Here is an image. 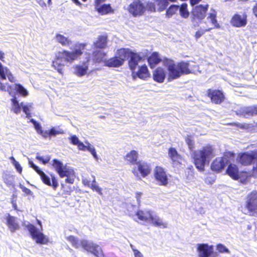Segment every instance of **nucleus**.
<instances>
[{"label":"nucleus","instance_id":"nucleus-1","mask_svg":"<svg viewBox=\"0 0 257 257\" xmlns=\"http://www.w3.org/2000/svg\"><path fill=\"white\" fill-rule=\"evenodd\" d=\"M87 44L77 42L73 45L72 51L63 49L58 51L52 61L51 66L57 72L63 75L65 64H72L83 54Z\"/></svg>","mask_w":257,"mask_h":257},{"label":"nucleus","instance_id":"nucleus-2","mask_svg":"<svg viewBox=\"0 0 257 257\" xmlns=\"http://www.w3.org/2000/svg\"><path fill=\"white\" fill-rule=\"evenodd\" d=\"M162 61L164 65L166 66L169 71V81L179 78L182 74H187L189 73H195L197 72L201 73L198 66H194V68L190 70L189 69V63L181 62L176 65L174 61L164 58Z\"/></svg>","mask_w":257,"mask_h":257},{"label":"nucleus","instance_id":"nucleus-3","mask_svg":"<svg viewBox=\"0 0 257 257\" xmlns=\"http://www.w3.org/2000/svg\"><path fill=\"white\" fill-rule=\"evenodd\" d=\"M195 164L199 171H203L205 165L214 156L212 147L207 146L201 150L195 151L193 154Z\"/></svg>","mask_w":257,"mask_h":257},{"label":"nucleus","instance_id":"nucleus-4","mask_svg":"<svg viewBox=\"0 0 257 257\" xmlns=\"http://www.w3.org/2000/svg\"><path fill=\"white\" fill-rule=\"evenodd\" d=\"M126 51L124 48L118 49L115 54L104 61V65L108 67L117 68L121 66L126 59Z\"/></svg>","mask_w":257,"mask_h":257},{"label":"nucleus","instance_id":"nucleus-5","mask_svg":"<svg viewBox=\"0 0 257 257\" xmlns=\"http://www.w3.org/2000/svg\"><path fill=\"white\" fill-rule=\"evenodd\" d=\"M52 166L55 168L56 171L61 178L66 177L65 182L69 184H73L74 182V179L71 177L70 171L65 167L63 166V163L57 159H54L52 160Z\"/></svg>","mask_w":257,"mask_h":257},{"label":"nucleus","instance_id":"nucleus-6","mask_svg":"<svg viewBox=\"0 0 257 257\" xmlns=\"http://www.w3.org/2000/svg\"><path fill=\"white\" fill-rule=\"evenodd\" d=\"M127 11L134 17L144 15L146 11V5L141 0H134L127 7Z\"/></svg>","mask_w":257,"mask_h":257},{"label":"nucleus","instance_id":"nucleus-7","mask_svg":"<svg viewBox=\"0 0 257 257\" xmlns=\"http://www.w3.org/2000/svg\"><path fill=\"white\" fill-rule=\"evenodd\" d=\"M239 162L243 165H248L252 163L253 172L257 174V150L240 155Z\"/></svg>","mask_w":257,"mask_h":257},{"label":"nucleus","instance_id":"nucleus-8","mask_svg":"<svg viewBox=\"0 0 257 257\" xmlns=\"http://www.w3.org/2000/svg\"><path fill=\"white\" fill-rule=\"evenodd\" d=\"M136 215L138 218L143 221L149 222L153 225L159 226L161 223L158 216L149 210H138L136 212Z\"/></svg>","mask_w":257,"mask_h":257},{"label":"nucleus","instance_id":"nucleus-9","mask_svg":"<svg viewBox=\"0 0 257 257\" xmlns=\"http://www.w3.org/2000/svg\"><path fill=\"white\" fill-rule=\"evenodd\" d=\"M32 238L36 242L41 244H46L49 242V239L43 233L39 231L32 224H29L27 226Z\"/></svg>","mask_w":257,"mask_h":257},{"label":"nucleus","instance_id":"nucleus-10","mask_svg":"<svg viewBox=\"0 0 257 257\" xmlns=\"http://www.w3.org/2000/svg\"><path fill=\"white\" fill-rule=\"evenodd\" d=\"M126 51V58H128V66L131 72L134 70H136V69L139 66V62L142 61L144 59L140 54L132 51L128 48H125Z\"/></svg>","mask_w":257,"mask_h":257},{"label":"nucleus","instance_id":"nucleus-11","mask_svg":"<svg viewBox=\"0 0 257 257\" xmlns=\"http://www.w3.org/2000/svg\"><path fill=\"white\" fill-rule=\"evenodd\" d=\"M245 207L249 215L257 217V192H252L248 195Z\"/></svg>","mask_w":257,"mask_h":257},{"label":"nucleus","instance_id":"nucleus-12","mask_svg":"<svg viewBox=\"0 0 257 257\" xmlns=\"http://www.w3.org/2000/svg\"><path fill=\"white\" fill-rule=\"evenodd\" d=\"M137 168H134L132 170V173L135 175H138V172L141 174L143 177H146L151 172V167L149 164L143 161H139L136 164Z\"/></svg>","mask_w":257,"mask_h":257},{"label":"nucleus","instance_id":"nucleus-13","mask_svg":"<svg viewBox=\"0 0 257 257\" xmlns=\"http://www.w3.org/2000/svg\"><path fill=\"white\" fill-rule=\"evenodd\" d=\"M197 245L198 257H210L213 253V245H209L207 243H198Z\"/></svg>","mask_w":257,"mask_h":257},{"label":"nucleus","instance_id":"nucleus-14","mask_svg":"<svg viewBox=\"0 0 257 257\" xmlns=\"http://www.w3.org/2000/svg\"><path fill=\"white\" fill-rule=\"evenodd\" d=\"M38 174L40 176L41 179L44 184L52 187L54 190H56L58 187V180L54 175H51V179L52 180V181H51L50 178L43 171L41 170Z\"/></svg>","mask_w":257,"mask_h":257},{"label":"nucleus","instance_id":"nucleus-15","mask_svg":"<svg viewBox=\"0 0 257 257\" xmlns=\"http://www.w3.org/2000/svg\"><path fill=\"white\" fill-rule=\"evenodd\" d=\"M229 162L228 158L226 154L223 157L217 158L212 162L211 168L212 170L217 172H220Z\"/></svg>","mask_w":257,"mask_h":257},{"label":"nucleus","instance_id":"nucleus-16","mask_svg":"<svg viewBox=\"0 0 257 257\" xmlns=\"http://www.w3.org/2000/svg\"><path fill=\"white\" fill-rule=\"evenodd\" d=\"M132 76L135 79L139 78L142 80H146L150 77V73L146 64H143L139 67L138 71H132Z\"/></svg>","mask_w":257,"mask_h":257},{"label":"nucleus","instance_id":"nucleus-17","mask_svg":"<svg viewBox=\"0 0 257 257\" xmlns=\"http://www.w3.org/2000/svg\"><path fill=\"white\" fill-rule=\"evenodd\" d=\"M230 23L235 27H244L247 24V16L245 14L242 15L235 14L232 17Z\"/></svg>","mask_w":257,"mask_h":257},{"label":"nucleus","instance_id":"nucleus-18","mask_svg":"<svg viewBox=\"0 0 257 257\" xmlns=\"http://www.w3.org/2000/svg\"><path fill=\"white\" fill-rule=\"evenodd\" d=\"M236 113L238 115H242L247 118L250 116L257 114V105L241 107L237 110Z\"/></svg>","mask_w":257,"mask_h":257},{"label":"nucleus","instance_id":"nucleus-19","mask_svg":"<svg viewBox=\"0 0 257 257\" xmlns=\"http://www.w3.org/2000/svg\"><path fill=\"white\" fill-rule=\"evenodd\" d=\"M139 154L137 151L132 150L123 157L124 160L130 165H136L139 161Z\"/></svg>","mask_w":257,"mask_h":257},{"label":"nucleus","instance_id":"nucleus-20","mask_svg":"<svg viewBox=\"0 0 257 257\" xmlns=\"http://www.w3.org/2000/svg\"><path fill=\"white\" fill-rule=\"evenodd\" d=\"M208 8V5L197 6L193 10L192 13L193 16L198 19H203L205 17Z\"/></svg>","mask_w":257,"mask_h":257},{"label":"nucleus","instance_id":"nucleus-21","mask_svg":"<svg viewBox=\"0 0 257 257\" xmlns=\"http://www.w3.org/2000/svg\"><path fill=\"white\" fill-rule=\"evenodd\" d=\"M208 95L211 98L212 101L215 103H220L224 99L223 93L220 90H209Z\"/></svg>","mask_w":257,"mask_h":257},{"label":"nucleus","instance_id":"nucleus-22","mask_svg":"<svg viewBox=\"0 0 257 257\" xmlns=\"http://www.w3.org/2000/svg\"><path fill=\"white\" fill-rule=\"evenodd\" d=\"M6 224L10 231L15 232L20 228L19 224L17 221V218L8 214L6 217Z\"/></svg>","mask_w":257,"mask_h":257},{"label":"nucleus","instance_id":"nucleus-23","mask_svg":"<svg viewBox=\"0 0 257 257\" xmlns=\"http://www.w3.org/2000/svg\"><path fill=\"white\" fill-rule=\"evenodd\" d=\"M7 77L10 82H14L15 81V77L10 69L7 67H4L0 62V78L2 80H6Z\"/></svg>","mask_w":257,"mask_h":257},{"label":"nucleus","instance_id":"nucleus-24","mask_svg":"<svg viewBox=\"0 0 257 257\" xmlns=\"http://www.w3.org/2000/svg\"><path fill=\"white\" fill-rule=\"evenodd\" d=\"M108 36L106 34L99 36L94 43V46L96 48L103 49L107 46Z\"/></svg>","mask_w":257,"mask_h":257},{"label":"nucleus","instance_id":"nucleus-25","mask_svg":"<svg viewBox=\"0 0 257 257\" xmlns=\"http://www.w3.org/2000/svg\"><path fill=\"white\" fill-rule=\"evenodd\" d=\"M169 156L173 162L174 165L180 164L182 163L183 159L182 157L178 153L176 150L174 148H170L169 150Z\"/></svg>","mask_w":257,"mask_h":257},{"label":"nucleus","instance_id":"nucleus-26","mask_svg":"<svg viewBox=\"0 0 257 257\" xmlns=\"http://www.w3.org/2000/svg\"><path fill=\"white\" fill-rule=\"evenodd\" d=\"M95 10L101 15L113 13L114 10L111 8L110 4H103L95 8Z\"/></svg>","mask_w":257,"mask_h":257},{"label":"nucleus","instance_id":"nucleus-27","mask_svg":"<svg viewBox=\"0 0 257 257\" xmlns=\"http://www.w3.org/2000/svg\"><path fill=\"white\" fill-rule=\"evenodd\" d=\"M74 73L78 76L81 77L85 75L88 70V66L86 62L83 63V65H76L74 67Z\"/></svg>","mask_w":257,"mask_h":257},{"label":"nucleus","instance_id":"nucleus-28","mask_svg":"<svg viewBox=\"0 0 257 257\" xmlns=\"http://www.w3.org/2000/svg\"><path fill=\"white\" fill-rule=\"evenodd\" d=\"M87 146H85L82 142H80L76 146L79 150L85 151H88L91 153L93 156L95 158H97V155L95 151V149L93 147H92L90 144L88 142H86Z\"/></svg>","mask_w":257,"mask_h":257},{"label":"nucleus","instance_id":"nucleus-29","mask_svg":"<svg viewBox=\"0 0 257 257\" xmlns=\"http://www.w3.org/2000/svg\"><path fill=\"white\" fill-rule=\"evenodd\" d=\"M216 11L214 9H211L208 13V16L207 18V21L210 23L212 26H214V28H219L220 25L217 23V21L216 20Z\"/></svg>","mask_w":257,"mask_h":257},{"label":"nucleus","instance_id":"nucleus-30","mask_svg":"<svg viewBox=\"0 0 257 257\" xmlns=\"http://www.w3.org/2000/svg\"><path fill=\"white\" fill-rule=\"evenodd\" d=\"M55 39L56 41L62 46H69L72 44V41L70 39L60 34H56Z\"/></svg>","mask_w":257,"mask_h":257},{"label":"nucleus","instance_id":"nucleus-31","mask_svg":"<svg viewBox=\"0 0 257 257\" xmlns=\"http://www.w3.org/2000/svg\"><path fill=\"white\" fill-rule=\"evenodd\" d=\"M227 174L232 179H236L238 174V169L237 166L235 164H230L226 170Z\"/></svg>","mask_w":257,"mask_h":257},{"label":"nucleus","instance_id":"nucleus-32","mask_svg":"<svg viewBox=\"0 0 257 257\" xmlns=\"http://www.w3.org/2000/svg\"><path fill=\"white\" fill-rule=\"evenodd\" d=\"M160 61L159 55L156 52L153 53L148 58V61L151 68H154Z\"/></svg>","mask_w":257,"mask_h":257},{"label":"nucleus","instance_id":"nucleus-33","mask_svg":"<svg viewBox=\"0 0 257 257\" xmlns=\"http://www.w3.org/2000/svg\"><path fill=\"white\" fill-rule=\"evenodd\" d=\"M251 176L247 172H243L238 173L237 178L235 180H238L242 184H247L249 182Z\"/></svg>","mask_w":257,"mask_h":257},{"label":"nucleus","instance_id":"nucleus-34","mask_svg":"<svg viewBox=\"0 0 257 257\" xmlns=\"http://www.w3.org/2000/svg\"><path fill=\"white\" fill-rule=\"evenodd\" d=\"M105 56L106 53L100 50L95 51L93 52V59L96 63L102 62Z\"/></svg>","mask_w":257,"mask_h":257},{"label":"nucleus","instance_id":"nucleus-35","mask_svg":"<svg viewBox=\"0 0 257 257\" xmlns=\"http://www.w3.org/2000/svg\"><path fill=\"white\" fill-rule=\"evenodd\" d=\"M179 6L177 5H171L166 10V17L168 19H169L173 17L174 15H175L177 12L179 10Z\"/></svg>","mask_w":257,"mask_h":257},{"label":"nucleus","instance_id":"nucleus-36","mask_svg":"<svg viewBox=\"0 0 257 257\" xmlns=\"http://www.w3.org/2000/svg\"><path fill=\"white\" fill-rule=\"evenodd\" d=\"M90 252L97 257H104L101 248L96 244H94Z\"/></svg>","mask_w":257,"mask_h":257},{"label":"nucleus","instance_id":"nucleus-37","mask_svg":"<svg viewBox=\"0 0 257 257\" xmlns=\"http://www.w3.org/2000/svg\"><path fill=\"white\" fill-rule=\"evenodd\" d=\"M187 4H183L179 7V13L181 17L186 19L189 17V13L187 9Z\"/></svg>","mask_w":257,"mask_h":257},{"label":"nucleus","instance_id":"nucleus-38","mask_svg":"<svg viewBox=\"0 0 257 257\" xmlns=\"http://www.w3.org/2000/svg\"><path fill=\"white\" fill-rule=\"evenodd\" d=\"M3 180L8 186L14 185V177L9 174H5L3 175Z\"/></svg>","mask_w":257,"mask_h":257},{"label":"nucleus","instance_id":"nucleus-39","mask_svg":"<svg viewBox=\"0 0 257 257\" xmlns=\"http://www.w3.org/2000/svg\"><path fill=\"white\" fill-rule=\"evenodd\" d=\"M67 241L70 242L72 245L76 248H78L80 246V240L73 235H69L66 237Z\"/></svg>","mask_w":257,"mask_h":257},{"label":"nucleus","instance_id":"nucleus-40","mask_svg":"<svg viewBox=\"0 0 257 257\" xmlns=\"http://www.w3.org/2000/svg\"><path fill=\"white\" fill-rule=\"evenodd\" d=\"M94 244V243L89 242L86 240L82 239L80 240V246H81L84 249L89 252H90Z\"/></svg>","mask_w":257,"mask_h":257},{"label":"nucleus","instance_id":"nucleus-41","mask_svg":"<svg viewBox=\"0 0 257 257\" xmlns=\"http://www.w3.org/2000/svg\"><path fill=\"white\" fill-rule=\"evenodd\" d=\"M12 102V110L16 114L19 113L21 110L20 105L18 101L16 98H13L11 99Z\"/></svg>","mask_w":257,"mask_h":257},{"label":"nucleus","instance_id":"nucleus-42","mask_svg":"<svg viewBox=\"0 0 257 257\" xmlns=\"http://www.w3.org/2000/svg\"><path fill=\"white\" fill-rule=\"evenodd\" d=\"M15 88L16 90L22 96H25L28 95L27 90L20 84H15Z\"/></svg>","mask_w":257,"mask_h":257},{"label":"nucleus","instance_id":"nucleus-43","mask_svg":"<svg viewBox=\"0 0 257 257\" xmlns=\"http://www.w3.org/2000/svg\"><path fill=\"white\" fill-rule=\"evenodd\" d=\"M10 159L11 160L12 163L14 166L15 168L17 170V171L20 173L22 174L23 168L19 163L16 160L15 158L13 156H12L10 158Z\"/></svg>","mask_w":257,"mask_h":257},{"label":"nucleus","instance_id":"nucleus-44","mask_svg":"<svg viewBox=\"0 0 257 257\" xmlns=\"http://www.w3.org/2000/svg\"><path fill=\"white\" fill-rule=\"evenodd\" d=\"M216 249L218 250V251L220 253H229L230 251L223 244L221 243H219L217 244L216 245Z\"/></svg>","mask_w":257,"mask_h":257},{"label":"nucleus","instance_id":"nucleus-45","mask_svg":"<svg viewBox=\"0 0 257 257\" xmlns=\"http://www.w3.org/2000/svg\"><path fill=\"white\" fill-rule=\"evenodd\" d=\"M90 188L93 191H95L99 194L102 195V189L100 188L96 184V181L94 180L91 185L89 186Z\"/></svg>","mask_w":257,"mask_h":257},{"label":"nucleus","instance_id":"nucleus-46","mask_svg":"<svg viewBox=\"0 0 257 257\" xmlns=\"http://www.w3.org/2000/svg\"><path fill=\"white\" fill-rule=\"evenodd\" d=\"M36 159L39 161L42 162L43 164H46L50 161L51 159V156L48 155L46 156L45 157H43L37 154V155L36 157Z\"/></svg>","mask_w":257,"mask_h":257},{"label":"nucleus","instance_id":"nucleus-47","mask_svg":"<svg viewBox=\"0 0 257 257\" xmlns=\"http://www.w3.org/2000/svg\"><path fill=\"white\" fill-rule=\"evenodd\" d=\"M153 79L156 82H161V71L158 69L155 70L153 75Z\"/></svg>","mask_w":257,"mask_h":257},{"label":"nucleus","instance_id":"nucleus-48","mask_svg":"<svg viewBox=\"0 0 257 257\" xmlns=\"http://www.w3.org/2000/svg\"><path fill=\"white\" fill-rule=\"evenodd\" d=\"M32 107V104H30L29 105L22 106L23 111L25 113V114H26V116L28 118H29L31 116L30 108H31Z\"/></svg>","mask_w":257,"mask_h":257},{"label":"nucleus","instance_id":"nucleus-49","mask_svg":"<svg viewBox=\"0 0 257 257\" xmlns=\"http://www.w3.org/2000/svg\"><path fill=\"white\" fill-rule=\"evenodd\" d=\"M62 189L63 190V194L67 195H70L71 192L73 191V190L70 187L63 184L62 185Z\"/></svg>","mask_w":257,"mask_h":257},{"label":"nucleus","instance_id":"nucleus-50","mask_svg":"<svg viewBox=\"0 0 257 257\" xmlns=\"http://www.w3.org/2000/svg\"><path fill=\"white\" fill-rule=\"evenodd\" d=\"M147 10L152 12H155L156 11V5L154 3L149 2L147 3L146 6Z\"/></svg>","mask_w":257,"mask_h":257},{"label":"nucleus","instance_id":"nucleus-51","mask_svg":"<svg viewBox=\"0 0 257 257\" xmlns=\"http://www.w3.org/2000/svg\"><path fill=\"white\" fill-rule=\"evenodd\" d=\"M154 176L157 180L161 181V167H156L154 172Z\"/></svg>","mask_w":257,"mask_h":257},{"label":"nucleus","instance_id":"nucleus-52","mask_svg":"<svg viewBox=\"0 0 257 257\" xmlns=\"http://www.w3.org/2000/svg\"><path fill=\"white\" fill-rule=\"evenodd\" d=\"M212 29V28H209L207 29H205L204 30H199L196 32L195 34V38L196 39L199 38L200 37H201L206 32H209Z\"/></svg>","mask_w":257,"mask_h":257},{"label":"nucleus","instance_id":"nucleus-53","mask_svg":"<svg viewBox=\"0 0 257 257\" xmlns=\"http://www.w3.org/2000/svg\"><path fill=\"white\" fill-rule=\"evenodd\" d=\"M19 187L26 195H32L33 194L32 191L25 186L20 184Z\"/></svg>","mask_w":257,"mask_h":257},{"label":"nucleus","instance_id":"nucleus-54","mask_svg":"<svg viewBox=\"0 0 257 257\" xmlns=\"http://www.w3.org/2000/svg\"><path fill=\"white\" fill-rule=\"evenodd\" d=\"M162 185H166L168 183V177L166 173L162 169Z\"/></svg>","mask_w":257,"mask_h":257},{"label":"nucleus","instance_id":"nucleus-55","mask_svg":"<svg viewBox=\"0 0 257 257\" xmlns=\"http://www.w3.org/2000/svg\"><path fill=\"white\" fill-rule=\"evenodd\" d=\"M186 143L188 146V148L191 151H192L194 149V143L193 140L190 137H188L186 139Z\"/></svg>","mask_w":257,"mask_h":257},{"label":"nucleus","instance_id":"nucleus-56","mask_svg":"<svg viewBox=\"0 0 257 257\" xmlns=\"http://www.w3.org/2000/svg\"><path fill=\"white\" fill-rule=\"evenodd\" d=\"M70 143L74 145H77L80 142L78 137L75 135L72 136L70 137Z\"/></svg>","mask_w":257,"mask_h":257},{"label":"nucleus","instance_id":"nucleus-57","mask_svg":"<svg viewBox=\"0 0 257 257\" xmlns=\"http://www.w3.org/2000/svg\"><path fill=\"white\" fill-rule=\"evenodd\" d=\"M30 166L38 174L41 171L32 161H29Z\"/></svg>","mask_w":257,"mask_h":257},{"label":"nucleus","instance_id":"nucleus-58","mask_svg":"<svg viewBox=\"0 0 257 257\" xmlns=\"http://www.w3.org/2000/svg\"><path fill=\"white\" fill-rule=\"evenodd\" d=\"M168 2L174 3L177 2V0H162V10L164 9H165L168 6Z\"/></svg>","mask_w":257,"mask_h":257},{"label":"nucleus","instance_id":"nucleus-59","mask_svg":"<svg viewBox=\"0 0 257 257\" xmlns=\"http://www.w3.org/2000/svg\"><path fill=\"white\" fill-rule=\"evenodd\" d=\"M50 137L51 136H55L56 135H58L61 133L59 131L56 130L55 128L52 127L50 129V130L49 131Z\"/></svg>","mask_w":257,"mask_h":257},{"label":"nucleus","instance_id":"nucleus-60","mask_svg":"<svg viewBox=\"0 0 257 257\" xmlns=\"http://www.w3.org/2000/svg\"><path fill=\"white\" fill-rule=\"evenodd\" d=\"M135 257H144L143 254L138 249L133 248Z\"/></svg>","mask_w":257,"mask_h":257},{"label":"nucleus","instance_id":"nucleus-61","mask_svg":"<svg viewBox=\"0 0 257 257\" xmlns=\"http://www.w3.org/2000/svg\"><path fill=\"white\" fill-rule=\"evenodd\" d=\"M142 195V193L140 192H138L136 193V198L137 199L138 204L139 205L140 204L141 202V199Z\"/></svg>","mask_w":257,"mask_h":257},{"label":"nucleus","instance_id":"nucleus-62","mask_svg":"<svg viewBox=\"0 0 257 257\" xmlns=\"http://www.w3.org/2000/svg\"><path fill=\"white\" fill-rule=\"evenodd\" d=\"M40 135H42L43 137L46 138L48 137H50L49 131L42 130L41 132L39 133Z\"/></svg>","mask_w":257,"mask_h":257},{"label":"nucleus","instance_id":"nucleus-63","mask_svg":"<svg viewBox=\"0 0 257 257\" xmlns=\"http://www.w3.org/2000/svg\"><path fill=\"white\" fill-rule=\"evenodd\" d=\"M34 127L36 131L38 134H39L41 131L42 130V127L40 124L37 122L36 124L34 125Z\"/></svg>","mask_w":257,"mask_h":257},{"label":"nucleus","instance_id":"nucleus-64","mask_svg":"<svg viewBox=\"0 0 257 257\" xmlns=\"http://www.w3.org/2000/svg\"><path fill=\"white\" fill-rule=\"evenodd\" d=\"M11 203L12 204V206H13V207L14 209L16 210V211H18V208L17 204V203H16V201L15 200L12 199L11 200Z\"/></svg>","mask_w":257,"mask_h":257}]
</instances>
